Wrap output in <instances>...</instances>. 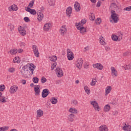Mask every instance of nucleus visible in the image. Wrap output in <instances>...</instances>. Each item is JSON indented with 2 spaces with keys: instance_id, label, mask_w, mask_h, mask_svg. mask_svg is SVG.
<instances>
[{
  "instance_id": "1",
  "label": "nucleus",
  "mask_w": 131,
  "mask_h": 131,
  "mask_svg": "<svg viewBox=\"0 0 131 131\" xmlns=\"http://www.w3.org/2000/svg\"><path fill=\"white\" fill-rule=\"evenodd\" d=\"M77 29L78 30H80V33L82 34H84V32H86V29L84 27H83V25L81 23H76Z\"/></svg>"
},
{
  "instance_id": "2",
  "label": "nucleus",
  "mask_w": 131,
  "mask_h": 131,
  "mask_svg": "<svg viewBox=\"0 0 131 131\" xmlns=\"http://www.w3.org/2000/svg\"><path fill=\"white\" fill-rule=\"evenodd\" d=\"M111 18L114 21V23H117L119 20V18L118 17V14H116V12H115V11L112 10L111 11Z\"/></svg>"
},
{
  "instance_id": "3",
  "label": "nucleus",
  "mask_w": 131,
  "mask_h": 131,
  "mask_svg": "<svg viewBox=\"0 0 131 131\" xmlns=\"http://www.w3.org/2000/svg\"><path fill=\"white\" fill-rule=\"evenodd\" d=\"M29 66L27 64L23 67L20 71L21 74L23 76H26L27 75V73H28V68H29Z\"/></svg>"
},
{
  "instance_id": "4",
  "label": "nucleus",
  "mask_w": 131,
  "mask_h": 131,
  "mask_svg": "<svg viewBox=\"0 0 131 131\" xmlns=\"http://www.w3.org/2000/svg\"><path fill=\"white\" fill-rule=\"evenodd\" d=\"M67 58L69 61H71L74 59V54H73V52H71L70 49H68L67 50Z\"/></svg>"
},
{
  "instance_id": "5",
  "label": "nucleus",
  "mask_w": 131,
  "mask_h": 131,
  "mask_svg": "<svg viewBox=\"0 0 131 131\" xmlns=\"http://www.w3.org/2000/svg\"><path fill=\"white\" fill-rule=\"evenodd\" d=\"M32 49L35 57L38 58V57H39V52H38V49H37V47L36 45H33Z\"/></svg>"
},
{
  "instance_id": "6",
  "label": "nucleus",
  "mask_w": 131,
  "mask_h": 131,
  "mask_svg": "<svg viewBox=\"0 0 131 131\" xmlns=\"http://www.w3.org/2000/svg\"><path fill=\"white\" fill-rule=\"evenodd\" d=\"M50 91L49 89H45L42 90V98H47L49 95H50Z\"/></svg>"
},
{
  "instance_id": "7",
  "label": "nucleus",
  "mask_w": 131,
  "mask_h": 131,
  "mask_svg": "<svg viewBox=\"0 0 131 131\" xmlns=\"http://www.w3.org/2000/svg\"><path fill=\"white\" fill-rule=\"evenodd\" d=\"M8 100V97L6 98L5 96H3V93L0 92V103H7Z\"/></svg>"
},
{
  "instance_id": "8",
  "label": "nucleus",
  "mask_w": 131,
  "mask_h": 131,
  "mask_svg": "<svg viewBox=\"0 0 131 131\" xmlns=\"http://www.w3.org/2000/svg\"><path fill=\"white\" fill-rule=\"evenodd\" d=\"M56 73L57 74L58 77H62L63 76V71L60 68H56Z\"/></svg>"
},
{
  "instance_id": "9",
  "label": "nucleus",
  "mask_w": 131,
  "mask_h": 131,
  "mask_svg": "<svg viewBox=\"0 0 131 131\" xmlns=\"http://www.w3.org/2000/svg\"><path fill=\"white\" fill-rule=\"evenodd\" d=\"M91 105H93V107L95 110L97 111H99V109H100V106H99V104L96 101H91Z\"/></svg>"
},
{
  "instance_id": "10",
  "label": "nucleus",
  "mask_w": 131,
  "mask_h": 131,
  "mask_svg": "<svg viewBox=\"0 0 131 131\" xmlns=\"http://www.w3.org/2000/svg\"><path fill=\"white\" fill-rule=\"evenodd\" d=\"M37 14L38 16L37 20L39 21V22H40V21H41L43 18V13L41 12V11H39L38 12H37Z\"/></svg>"
},
{
  "instance_id": "11",
  "label": "nucleus",
  "mask_w": 131,
  "mask_h": 131,
  "mask_svg": "<svg viewBox=\"0 0 131 131\" xmlns=\"http://www.w3.org/2000/svg\"><path fill=\"white\" fill-rule=\"evenodd\" d=\"M60 32L61 35H64V34H66V32H67V29H66V25H63L60 28Z\"/></svg>"
},
{
  "instance_id": "12",
  "label": "nucleus",
  "mask_w": 131,
  "mask_h": 131,
  "mask_svg": "<svg viewBox=\"0 0 131 131\" xmlns=\"http://www.w3.org/2000/svg\"><path fill=\"white\" fill-rule=\"evenodd\" d=\"M94 68H97L98 70H103L104 67L101 63H96L93 65Z\"/></svg>"
},
{
  "instance_id": "13",
  "label": "nucleus",
  "mask_w": 131,
  "mask_h": 131,
  "mask_svg": "<svg viewBox=\"0 0 131 131\" xmlns=\"http://www.w3.org/2000/svg\"><path fill=\"white\" fill-rule=\"evenodd\" d=\"M37 87H34V92L35 96H39V94H40V86L39 85H36Z\"/></svg>"
},
{
  "instance_id": "14",
  "label": "nucleus",
  "mask_w": 131,
  "mask_h": 131,
  "mask_svg": "<svg viewBox=\"0 0 131 131\" xmlns=\"http://www.w3.org/2000/svg\"><path fill=\"white\" fill-rule=\"evenodd\" d=\"M18 91V86L13 85L10 88V94H14L15 92H17Z\"/></svg>"
},
{
  "instance_id": "15",
  "label": "nucleus",
  "mask_w": 131,
  "mask_h": 131,
  "mask_svg": "<svg viewBox=\"0 0 131 131\" xmlns=\"http://www.w3.org/2000/svg\"><path fill=\"white\" fill-rule=\"evenodd\" d=\"M27 7H25L26 11L27 12H29V13H31V15H36V11L34 9H31L29 7H27V9H26Z\"/></svg>"
},
{
  "instance_id": "16",
  "label": "nucleus",
  "mask_w": 131,
  "mask_h": 131,
  "mask_svg": "<svg viewBox=\"0 0 131 131\" xmlns=\"http://www.w3.org/2000/svg\"><path fill=\"white\" fill-rule=\"evenodd\" d=\"M74 8L76 12H79L81 9L80 4H79L78 2H76L74 4Z\"/></svg>"
},
{
  "instance_id": "17",
  "label": "nucleus",
  "mask_w": 131,
  "mask_h": 131,
  "mask_svg": "<svg viewBox=\"0 0 131 131\" xmlns=\"http://www.w3.org/2000/svg\"><path fill=\"white\" fill-rule=\"evenodd\" d=\"M74 117H75V115L73 114H70L68 115V120L70 121V122H73L74 121Z\"/></svg>"
},
{
  "instance_id": "18",
  "label": "nucleus",
  "mask_w": 131,
  "mask_h": 131,
  "mask_svg": "<svg viewBox=\"0 0 131 131\" xmlns=\"http://www.w3.org/2000/svg\"><path fill=\"white\" fill-rule=\"evenodd\" d=\"M77 62V67L79 69H81V68L82 67V63H83V60H82V59L80 58Z\"/></svg>"
},
{
  "instance_id": "19",
  "label": "nucleus",
  "mask_w": 131,
  "mask_h": 131,
  "mask_svg": "<svg viewBox=\"0 0 131 131\" xmlns=\"http://www.w3.org/2000/svg\"><path fill=\"white\" fill-rule=\"evenodd\" d=\"M37 113V119H38L40 117H41L43 115V111L41 110H38L36 112Z\"/></svg>"
},
{
  "instance_id": "20",
  "label": "nucleus",
  "mask_w": 131,
  "mask_h": 131,
  "mask_svg": "<svg viewBox=\"0 0 131 131\" xmlns=\"http://www.w3.org/2000/svg\"><path fill=\"white\" fill-rule=\"evenodd\" d=\"M51 27H52V25L48 23L44 25L43 29L45 31H49Z\"/></svg>"
},
{
  "instance_id": "21",
  "label": "nucleus",
  "mask_w": 131,
  "mask_h": 131,
  "mask_svg": "<svg viewBox=\"0 0 131 131\" xmlns=\"http://www.w3.org/2000/svg\"><path fill=\"white\" fill-rule=\"evenodd\" d=\"M72 7H69L67 10H66V14L67 15V16H68L69 17H70V15L71 14H72Z\"/></svg>"
},
{
  "instance_id": "22",
  "label": "nucleus",
  "mask_w": 131,
  "mask_h": 131,
  "mask_svg": "<svg viewBox=\"0 0 131 131\" xmlns=\"http://www.w3.org/2000/svg\"><path fill=\"white\" fill-rule=\"evenodd\" d=\"M112 71V74L113 76H117V71L115 69V68L112 67L111 68Z\"/></svg>"
},
{
  "instance_id": "23",
  "label": "nucleus",
  "mask_w": 131,
  "mask_h": 131,
  "mask_svg": "<svg viewBox=\"0 0 131 131\" xmlns=\"http://www.w3.org/2000/svg\"><path fill=\"white\" fill-rule=\"evenodd\" d=\"M99 131H108V127H107V126L103 125H101L99 128Z\"/></svg>"
},
{
  "instance_id": "24",
  "label": "nucleus",
  "mask_w": 131,
  "mask_h": 131,
  "mask_svg": "<svg viewBox=\"0 0 131 131\" xmlns=\"http://www.w3.org/2000/svg\"><path fill=\"white\" fill-rule=\"evenodd\" d=\"M9 11L11 12V11H17L18 10V7L16 5H13L9 8Z\"/></svg>"
},
{
  "instance_id": "25",
  "label": "nucleus",
  "mask_w": 131,
  "mask_h": 131,
  "mask_svg": "<svg viewBox=\"0 0 131 131\" xmlns=\"http://www.w3.org/2000/svg\"><path fill=\"white\" fill-rule=\"evenodd\" d=\"M31 67L29 66L28 68H29L30 71L31 72V75H32V74H33V71H34V69H35L36 67L35 66H34V64H33V63H31Z\"/></svg>"
},
{
  "instance_id": "26",
  "label": "nucleus",
  "mask_w": 131,
  "mask_h": 131,
  "mask_svg": "<svg viewBox=\"0 0 131 131\" xmlns=\"http://www.w3.org/2000/svg\"><path fill=\"white\" fill-rule=\"evenodd\" d=\"M50 101L52 103V104H53L54 105H56L57 103H58V99L55 98V97H52L50 99Z\"/></svg>"
},
{
  "instance_id": "27",
  "label": "nucleus",
  "mask_w": 131,
  "mask_h": 131,
  "mask_svg": "<svg viewBox=\"0 0 131 131\" xmlns=\"http://www.w3.org/2000/svg\"><path fill=\"white\" fill-rule=\"evenodd\" d=\"M50 61H52V62H56L57 61V59H58V57L56 55H53L49 57Z\"/></svg>"
},
{
  "instance_id": "28",
  "label": "nucleus",
  "mask_w": 131,
  "mask_h": 131,
  "mask_svg": "<svg viewBox=\"0 0 131 131\" xmlns=\"http://www.w3.org/2000/svg\"><path fill=\"white\" fill-rule=\"evenodd\" d=\"M48 2L51 7L55 6V4H56V0H48Z\"/></svg>"
},
{
  "instance_id": "29",
  "label": "nucleus",
  "mask_w": 131,
  "mask_h": 131,
  "mask_svg": "<svg viewBox=\"0 0 131 131\" xmlns=\"http://www.w3.org/2000/svg\"><path fill=\"white\" fill-rule=\"evenodd\" d=\"M112 90V88L111 87V86H107L105 89L106 95H108V94H109L111 92Z\"/></svg>"
},
{
  "instance_id": "30",
  "label": "nucleus",
  "mask_w": 131,
  "mask_h": 131,
  "mask_svg": "<svg viewBox=\"0 0 131 131\" xmlns=\"http://www.w3.org/2000/svg\"><path fill=\"white\" fill-rule=\"evenodd\" d=\"M99 41H100V43H101V45H102L103 46H105V45H106V42H105V38H104L103 37H101L99 38Z\"/></svg>"
},
{
  "instance_id": "31",
  "label": "nucleus",
  "mask_w": 131,
  "mask_h": 131,
  "mask_svg": "<svg viewBox=\"0 0 131 131\" xmlns=\"http://www.w3.org/2000/svg\"><path fill=\"white\" fill-rule=\"evenodd\" d=\"M69 112H70V113L76 114V113H77V110L73 107H71L69 110Z\"/></svg>"
},
{
  "instance_id": "32",
  "label": "nucleus",
  "mask_w": 131,
  "mask_h": 131,
  "mask_svg": "<svg viewBox=\"0 0 131 131\" xmlns=\"http://www.w3.org/2000/svg\"><path fill=\"white\" fill-rule=\"evenodd\" d=\"M110 111V105L109 104H106L105 105L104 107V111L105 112H109Z\"/></svg>"
},
{
  "instance_id": "33",
  "label": "nucleus",
  "mask_w": 131,
  "mask_h": 131,
  "mask_svg": "<svg viewBox=\"0 0 131 131\" xmlns=\"http://www.w3.org/2000/svg\"><path fill=\"white\" fill-rule=\"evenodd\" d=\"M21 60H20V58L19 57H15L13 59V63H20Z\"/></svg>"
},
{
  "instance_id": "34",
  "label": "nucleus",
  "mask_w": 131,
  "mask_h": 131,
  "mask_svg": "<svg viewBox=\"0 0 131 131\" xmlns=\"http://www.w3.org/2000/svg\"><path fill=\"white\" fill-rule=\"evenodd\" d=\"M10 53L11 55H16V54H17V49H12L10 51Z\"/></svg>"
},
{
  "instance_id": "35",
  "label": "nucleus",
  "mask_w": 131,
  "mask_h": 131,
  "mask_svg": "<svg viewBox=\"0 0 131 131\" xmlns=\"http://www.w3.org/2000/svg\"><path fill=\"white\" fill-rule=\"evenodd\" d=\"M8 129H9V126H8L0 127V131H7Z\"/></svg>"
},
{
  "instance_id": "36",
  "label": "nucleus",
  "mask_w": 131,
  "mask_h": 131,
  "mask_svg": "<svg viewBox=\"0 0 131 131\" xmlns=\"http://www.w3.org/2000/svg\"><path fill=\"white\" fill-rule=\"evenodd\" d=\"M112 39L114 40V41H117L118 40V36L116 35H113L112 36Z\"/></svg>"
},
{
  "instance_id": "37",
  "label": "nucleus",
  "mask_w": 131,
  "mask_h": 131,
  "mask_svg": "<svg viewBox=\"0 0 131 131\" xmlns=\"http://www.w3.org/2000/svg\"><path fill=\"white\" fill-rule=\"evenodd\" d=\"M84 89L86 94H90V93H91V90H90V88H89L88 86H85Z\"/></svg>"
},
{
  "instance_id": "38",
  "label": "nucleus",
  "mask_w": 131,
  "mask_h": 131,
  "mask_svg": "<svg viewBox=\"0 0 131 131\" xmlns=\"http://www.w3.org/2000/svg\"><path fill=\"white\" fill-rule=\"evenodd\" d=\"M95 23L97 25H99V24H101L102 23V19L100 18H97V19L95 20Z\"/></svg>"
},
{
  "instance_id": "39",
  "label": "nucleus",
  "mask_w": 131,
  "mask_h": 131,
  "mask_svg": "<svg viewBox=\"0 0 131 131\" xmlns=\"http://www.w3.org/2000/svg\"><path fill=\"white\" fill-rule=\"evenodd\" d=\"M124 69H125V70H129V69H131V63H130L128 65H126L124 67Z\"/></svg>"
},
{
  "instance_id": "40",
  "label": "nucleus",
  "mask_w": 131,
  "mask_h": 131,
  "mask_svg": "<svg viewBox=\"0 0 131 131\" xmlns=\"http://www.w3.org/2000/svg\"><path fill=\"white\" fill-rule=\"evenodd\" d=\"M89 18L91 21H94V20H95V14L92 13L90 15Z\"/></svg>"
},
{
  "instance_id": "41",
  "label": "nucleus",
  "mask_w": 131,
  "mask_h": 131,
  "mask_svg": "<svg viewBox=\"0 0 131 131\" xmlns=\"http://www.w3.org/2000/svg\"><path fill=\"white\" fill-rule=\"evenodd\" d=\"M16 69L14 68H10L8 69V72L10 73H14Z\"/></svg>"
},
{
  "instance_id": "42",
  "label": "nucleus",
  "mask_w": 131,
  "mask_h": 131,
  "mask_svg": "<svg viewBox=\"0 0 131 131\" xmlns=\"http://www.w3.org/2000/svg\"><path fill=\"white\" fill-rule=\"evenodd\" d=\"M34 5V0H32L29 3L28 8H32L33 7V5Z\"/></svg>"
},
{
  "instance_id": "43",
  "label": "nucleus",
  "mask_w": 131,
  "mask_h": 131,
  "mask_svg": "<svg viewBox=\"0 0 131 131\" xmlns=\"http://www.w3.org/2000/svg\"><path fill=\"white\" fill-rule=\"evenodd\" d=\"M39 80V79H38V78L37 77L33 78V82H34V83H38Z\"/></svg>"
},
{
  "instance_id": "44",
  "label": "nucleus",
  "mask_w": 131,
  "mask_h": 131,
  "mask_svg": "<svg viewBox=\"0 0 131 131\" xmlns=\"http://www.w3.org/2000/svg\"><path fill=\"white\" fill-rule=\"evenodd\" d=\"M6 89V86L4 84L0 85V92H4Z\"/></svg>"
},
{
  "instance_id": "45",
  "label": "nucleus",
  "mask_w": 131,
  "mask_h": 131,
  "mask_svg": "<svg viewBox=\"0 0 131 131\" xmlns=\"http://www.w3.org/2000/svg\"><path fill=\"white\" fill-rule=\"evenodd\" d=\"M41 83H45V82H47V78L45 77H42L41 78Z\"/></svg>"
},
{
  "instance_id": "46",
  "label": "nucleus",
  "mask_w": 131,
  "mask_h": 131,
  "mask_svg": "<svg viewBox=\"0 0 131 131\" xmlns=\"http://www.w3.org/2000/svg\"><path fill=\"white\" fill-rule=\"evenodd\" d=\"M97 78H95L94 80H92V82L91 83V85L93 86L95 85V84H96V82H97Z\"/></svg>"
},
{
  "instance_id": "47",
  "label": "nucleus",
  "mask_w": 131,
  "mask_h": 131,
  "mask_svg": "<svg viewBox=\"0 0 131 131\" xmlns=\"http://www.w3.org/2000/svg\"><path fill=\"white\" fill-rule=\"evenodd\" d=\"M56 66H57V62L53 63L51 66V70H54V69L56 68Z\"/></svg>"
},
{
  "instance_id": "48",
  "label": "nucleus",
  "mask_w": 131,
  "mask_h": 131,
  "mask_svg": "<svg viewBox=\"0 0 131 131\" xmlns=\"http://www.w3.org/2000/svg\"><path fill=\"white\" fill-rule=\"evenodd\" d=\"M8 26H10V29L11 31H13V30H14L15 27L13 25H12L11 24H9L8 25Z\"/></svg>"
},
{
  "instance_id": "49",
  "label": "nucleus",
  "mask_w": 131,
  "mask_h": 131,
  "mask_svg": "<svg viewBox=\"0 0 131 131\" xmlns=\"http://www.w3.org/2000/svg\"><path fill=\"white\" fill-rule=\"evenodd\" d=\"M124 130H125V131H131V126L129 125H127V127L125 129H124Z\"/></svg>"
},
{
  "instance_id": "50",
  "label": "nucleus",
  "mask_w": 131,
  "mask_h": 131,
  "mask_svg": "<svg viewBox=\"0 0 131 131\" xmlns=\"http://www.w3.org/2000/svg\"><path fill=\"white\" fill-rule=\"evenodd\" d=\"M24 21H25V22H27V23L30 22V19H29V17H25L24 18Z\"/></svg>"
},
{
  "instance_id": "51",
  "label": "nucleus",
  "mask_w": 131,
  "mask_h": 131,
  "mask_svg": "<svg viewBox=\"0 0 131 131\" xmlns=\"http://www.w3.org/2000/svg\"><path fill=\"white\" fill-rule=\"evenodd\" d=\"M124 11H131V6L127 7L123 9Z\"/></svg>"
},
{
  "instance_id": "52",
  "label": "nucleus",
  "mask_w": 131,
  "mask_h": 131,
  "mask_svg": "<svg viewBox=\"0 0 131 131\" xmlns=\"http://www.w3.org/2000/svg\"><path fill=\"white\" fill-rule=\"evenodd\" d=\"M20 35H22V36H24L26 35V31L22 32V31H20V32H19Z\"/></svg>"
},
{
  "instance_id": "53",
  "label": "nucleus",
  "mask_w": 131,
  "mask_h": 131,
  "mask_svg": "<svg viewBox=\"0 0 131 131\" xmlns=\"http://www.w3.org/2000/svg\"><path fill=\"white\" fill-rule=\"evenodd\" d=\"M122 36H123V34L122 33H120V34L119 35L118 37L119 41H120V40L122 39Z\"/></svg>"
},
{
  "instance_id": "54",
  "label": "nucleus",
  "mask_w": 131,
  "mask_h": 131,
  "mask_svg": "<svg viewBox=\"0 0 131 131\" xmlns=\"http://www.w3.org/2000/svg\"><path fill=\"white\" fill-rule=\"evenodd\" d=\"M18 31L19 32H24V31H26V30H25V28L24 27H20V29H18Z\"/></svg>"
},
{
  "instance_id": "55",
  "label": "nucleus",
  "mask_w": 131,
  "mask_h": 131,
  "mask_svg": "<svg viewBox=\"0 0 131 131\" xmlns=\"http://www.w3.org/2000/svg\"><path fill=\"white\" fill-rule=\"evenodd\" d=\"M72 104H74V105H77V104H78V101L75 99L72 101Z\"/></svg>"
},
{
  "instance_id": "56",
  "label": "nucleus",
  "mask_w": 131,
  "mask_h": 131,
  "mask_svg": "<svg viewBox=\"0 0 131 131\" xmlns=\"http://www.w3.org/2000/svg\"><path fill=\"white\" fill-rule=\"evenodd\" d=\"M131 54V53L127 51L125 53H123V56H129Z\"/></svg>"
},
{
  "instance_id": "57",
  "label": "nucleus",
  "mask_w": 131,
  "mask_h": 131,
  "mask_svg": "<svg viewBox=\"0 0 131 131\" xmlns=\"http://www.w3.org/2000/svg\"><path fill=\"white\" fill-rule=\"evenodd\" d=\"M81 23L83 25H84L86 23V20L85 19H82Z\"/></svg>"
},
{
  "instance_id": "58",
  "label": "nucleus",
  "mask_w": 131,
  "mask_h": 131,
  "mask_svg": "<svg viewBox=\"0 0 131 131\" xmlns=\"http://www.w3.org/2000/svg\"><path fill=\"white\" fill-rule=\"evenodd\" d=\"M111 7H113V8H117V5L116 3H113L111 5Z\"/></svg>"
},
{
  "instance_id": "59",
  "label": "nucleus",
  "mask_w": 131,
  "mask_h": 131,
  "mask_svg": "<svg viewBox=\"0 0 131 131\" xmlns=\"http://www.w3.org/2000/svg\"><path fill=\"white\" fill-rule=\"evenodd\" d=\"M23 52V50L21 49H19L17 50V53H19V54H21V53Z\"/></svg>"
},
{
  "instance_id": "60",
  "label": "nucleus",
  "mask_w": 131,
  "mask_h": 131,
  "mask_svg": "<svg viewBox=\"0 0 131 131\" xmlns=\"http://www.w3.org/2000/svg\"><path fill=\"white\" fill-rule=\"evenodd\" d=\"M118 112L117 111H114L113 112V115H117Z\"/></svg>"
},
{
  "instance_id": "61",
  "label": "nucleus",
  "mask_w": 131,
  "mask_h": 131,
  "mask_svg": "<svg viewBox=\"0 0 131 131\" xmlns=\"http://www.w3.org/2000/svg\"><path fill=\"white\" fill-rule=\"evenodd\" d=\"M96 7H97V8H99V7H101V3H100V2H98L97 3Z\"/></svg>"
},
{
  "instance_id": "62",
  "label": "nucleus",
  "mask_w": 131,
  "mask_h": 131,
  "mask_svg": "<svg viewBox=\"0 0 131 131\" xmlns=\"http://www.w3.org/2000/svg\"><path fill=\"white\" fill-rule=\"evenodd\" d=\"M105 50L106 51H110V47H105Z\"/></svg>"
},
{
  "instance_id": "63",
  "label": "nucleus",
  "mask_w": 131,
  "mask_h": 131,
  "mask_svg": "<svg viewBox=\"0 0 131 131\" xmlns=\"http://www.w3.org/2000/svg\"><path fill=\"white\" fill-rule=\"evenodd\" d=\"M21 83L23 84H26V80H21Z\"/></svg>"
},
{
  "instance_id": "64",
  "label": "nucleus",
  "mask_w": 131,
  "mask_h": 131,
  "mask_svg": "<svg viewBox=\"0 0 131 131\" xmlns=\"http://www.w3.org/2000/svg\"><path fill=\"white\" fill-rule=\"evenodd\" d=\"M25 45L26 44L25 42H22L20 43V47H25Z\"/></svg>"
}]
</instances>
